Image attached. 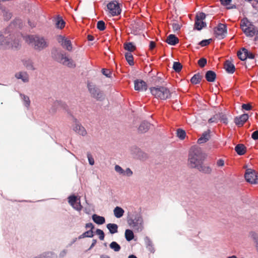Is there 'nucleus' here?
<instances>
[{
    "mask_svg": "<svg viewBox=\"0 0 258 258\" xmlns=\"http://www.w3.org/2000/svg\"><path fill=\"white\" fill-rule=\"evenodd\" d=\"M206 158L205 154L201 148L197 146L192 147L189 152L188 163L190 167L196 168Z\"/></svg>",
    "mask_w": 258,
    "mask_h": 258,
    "instance_id": "obj_1",
    "label": "nucleus"
},
{
    "mask_svg": "<svg viewBox=\"0 0 258 258\" xmlns=\"http://www.w3.org/2000/svg\"><path fill=\"white\" fill-rule=\"evenodd\" d=\"M128 225L135 232H141L144 229V220L140 213L128 214L127 218Z\"/></svg>",
    "mask_w": 258,
    "mask_h": 258,
    "instance_id": "obj_2",
    "label": "nucleus"
},
{
    "mask_svg": "<svg viewBox=\"0 0 258 258\" xmlns=\"http://www.w3.org/2000/svg\"><path fill=\"white\" fill-rule=\"evenodd\" d=\"M151 94L156 98L166 100L171 96V93L168 89L163 86H157L150 89Z\"/></svg>",
    "mask_w": 258,
    "mask_h": 258,
    "instance_id": "obj_3",
    "label": "nucleus"
},
{
    "mask_svg": "<svg viewBox=\"0 0 258 258\" xmlns=\"http://www.w3.org/2000/svg\"><path fill=\"white\" fill-rule=\"evenodd\" d=\"M25 40L28 43L33 45L36 49H42L47 45V42L43 37L37 36H28L26 37Z\"/></svg>",
    "mask_w": 258,
    "mask_h": 258,
    "instance_id": "obj_4",
    "label": "nucleus"
},
{
    "mask_svg": "<svg viewBox=\"0 0 258 258\" xmlns=\"http://www.w3.org/2000/svg\"><path fill=\"white\" fill-rule=\"evenodd\" d=\"M241 27L247 36L253 37L258 34V29L247 19H243L241 22Z\"/></svg>",
    "mask_w": 258,
    "mask_h": 258,
    "instance_id": "obj_5",
    "label": "nucleus"
},
{
    "mask_svg": "<svg viewBox=\"0 0 258 258\" xmlns=\"http://www.w3.org/2000/svg\"><path fill=\"white\" fill-rule=\"evenodd\" d=\"M56 40L62 47L69 51L73 50V45L71 40L63 35H57Z\"/></svg>",
    "mask_w": 258,
    "mask_h": 258,
    "instance_id": "obj_6",
    "label": "nucleus"
},
{
    "mask_svg": "<svg viewBox=\"0 0 258 258\" xmlns=\"http://www.w3.org/2000/svg\"><path fill=\"white\" fill-rule=\"evenodd\" d=\"M245 178L247 182L251 184L258 183V173L251 169H248L246 170Z\"/></svg>",
    "mask_w": 258,
    "mask_h": 258,
    "instance_id": "obj_7",
    "label": "nucleus"
},
{
    "mask_svg": "<svg viewBox=\"0 0 258 258\" xmlns=\"http://www.w3.org/2000/svg\"><path fill=\"white\" fill-rule=\"evenodd\" d=\"M88 88L91 95L98 100L102 99L103 97V93L94 84L89 83L88 84Z\"/></svg>",
    "mask_w": 258,
    "mask_h": 258,
    "instance_id": "obj_8",
    "label": "nucleus"
},
{
    "mask_svg": "<svg viewBox=\"0 0 258 258\" xmlns=\"http://www.w3.org/2000/svg\"><path fill=\"white\" fill-rule=\"evenodd\" d=\"M68 202L76 210L81 211L83 208L81 204L80 197L72 195L68 197Z\"/></svg>",
    "mask_w": 258,
    "mask_h": 258,
    "instance_id": "obj_9",
    "label": "nucleus"
},
{
    "mask_svg": "<svg viewBox=\"0 0 258 258\" xmlns=\"http://www.w3.org/2000/svg\"><path fill=\"white\" fill-rule=\"evenodd\" d=\"M107 9L110 14L112 16H116L121 12V9L118 3L116 1L110 2L107 6Z\"/></svg>",
    "mask_w": 258,
    "mask_h": 258,
    "instance_id": "obj_10",
    "label": "nucleus"
},
{
    "mask_svg": "<svg viewBox=\"0 0 258 258\" xmlns=\"http://www.w3.org/2000/svg\"><path fill=\"white\" fill-rule=\"evenodd\" d=\"M9 40V38H8L7 36H4L0 33V47L7 48L11 47H17L19 44L18 42L10 43Z\"/></svg>",
    "mask_w": 258,
    "mask_h": 258,
    "instance_id": "obj_11",
    "label": "nucleus"
},
{
    "mask_svg": "<svg viewBox=\"0 0 258 258\" xmlns=\"http://www.w3.org/2000/svg\"><path fill=\"white\" fill-rule=\"evenodd\" d=\"M216 37L219 39H223L226 35V25L220 24L215 30Z\"/></svg>",
    "mask_w": 258,
    "mask_h": 258,
    "instance_id": "obj_12",
    "label": "nucleus"
},
{
    "mask_svg": "<svg viewBox=\"0 0 258 258\" xmlns=\"http://www.w3.org/2000/svg\"><path fill=\"white\" fill-rule=\"evenodd\" d=\"M114 170L116 173L121 176L130 177L133 175V171L130 168H126L125 169H123L118 165L115 166Z\"/></svg>",
    "mask_w": 258,
    "mask_h": 258,
    "instance_id": "obj_13",
    "label": "nucleus"
},
{
    "mask_svg": "<svg viewBox=\"0 0 258 258\" xmlns=\"http://www.w3.org/2000/svg\"><path fill=\"white\" fill-rule=\"evenodd\" d=\"M73 129L77 134L81 136H85L87 134V131L85 127L81 124L79 123L76 119H75V124Z\"/></svg>",
    "mask_w": 258,
    "mask_h": 258,
    "instance_id": "obj_14",
    "label": "nucleus"
},
{
    "mask_svg": "<svg viewBox=\"0 0 258 258\" xmlns=\"http://www.w3.org/2000/svg\"><path fill=\"white\" fill-rule=\"evenodd\" d=\"M135 89L139 91H146L147 85L145 82L141 80H137L134 82Z\"/></svg>",
    "mask_w": 258,
    "mask_h": 258,
    "instance_id": "obj_15",
    "label": "nucleus"
},
{
    "mask_svg": "<svg viewBox=\"0 0 258 258\" xmlns=\"http://www.w3.org/2000/svg\"><path fill=\"white\" fill-rule=\"evenodd\" d=\"M60 61L63 64L69 67L73 68L75 67V64L73 60L68 57L66 54L61 55Z\"/></svg>",
    "mask_w": 258,
    "mask_h": 258,
    "instance_id": "obj_16",
    "label": "nucleus"
},
{
    "mask_svg": "<svg viewBox=\"0 0 258 258\" xmlns=\"http://www.w3.org/2000/svg\"><path fill=\"white\" fill-rule=\"evenodd\" d=\"M60 61L63 64L69 67L73 68L75 67V64L73 60L68 57L66 54L61 55Z\"/></svg>",
    "mask_w": 258,
    "mask_h": 258,
    "instance_id": "obj_17",
    "label": "nucleus"
},
{
    "mask_svg": "<svg viewBox=\"0 0 258 258\" xmlns=\"http://www.w3.org/2000/svg\"><path fill=\"white\" fill-rule=\"evenodd\" d=\"M248 119V114H243L240 116L236 117L234 119V122L236 125L241 126L243 125V124Z\"/></svg>",
    "mask_w": 258,
    "mask_h": 258,
    "instance_id": "obj_18",
    "label": "nucleus"
},
{
    "mask_svg": "<svg viewBox=\"0 0 258 258\" xmlns=\"http://www.w3.org/2000/svg\"><path fill=\"white\" fill-rule=\"evenodd\" d=\"M196 168L199 171L206 174L211 173L212 170L210 166L204 165L203 162H202Z\"/></svg>",
    "mask_w": 258,
    "mask_h": 258,
    "instance_id": "obj_19",
    "label": "nucleus"
},
{
    "mask_svg": "<svg viewBox=\"0 0 258 258\" xmlns=\"http://www.w3.org/2000/svg\"><path fill=\"white\" fill-rule=\"evenodd\" d=\"M150 126V123L146 121H144L140 125L138 128V131L141 133H146L149 130Z\"/></svg>",
    "mask_w": 258,
    "mask_h": 258,
    "instance_id": "obj_20",
    "label": "nucleus"
},
{
    "mask_svg": "<svg viewBox=\"0 0 258 258\" xmlns=\"http://www.w3.org/2000/svg\"><path fill=\"white\" fill-rule=\"evenodd\" d=\"M210 138V132L207 131L204 132L202 136L198 139V143L199 144H203L207 142Z\"/></svg>",
    "mask_w": 258,
    "mask_h": 258,
    "instance_id": "obj_21",
    "label": "nucleus"
},
{
    "mask_svg": "<svg viewBox=\"0 0 258 258\" xmlns=\"http://www.w3.org/2000/svg\"><path fill=\"white\" fill-rule=\"evenodd\" d=\"M15 77L18 79H21L24 82H27L29 81V76L26 72H19L15 75Z\"/></svg>",
    "mask_w": 258,
    "mask_h": 258,
    "instance_id": "obj_22",
    "label": "nucleus"
},
{
    "mask_svg": "<svg viewBox=\"0 0 258 258\" xmlns=\"http://www.w3.org/2000/svg\"><path fill=\"white\" fill-rule=\"evenodd\" d=\"M166 42L171 45H175L178 42V39L173 34H170L167 38Z\"/></svg>",
    "mask_w": 258,
    "mask_h": 258,
    "instance_id": "obj_23",
    "label": "nucleus"
},
{
    "mask_svg": "<svg viewBox=\"0 0 258 258\" xmlns=\"http://www.w3.org/2000/svg\"><path fill=\"white\" fill-rule=\"evenodd\" d=\"M124 213V210L119 207H116L113 210L114 215L117 218H120L122 217Z\"/></svg>",
    "mask_w": 258,
    "mask_h": 258,
    "instance_id": "obj_24",
    "label": "nucleus"
},
{
    "mask_svg": "<svg viewBox=\"0 0 258 258\" xmlns=\"http://www.w3.org/2000/svg\"><path fill=\"white\" fill-rule=\"evenodd\" d=\"M92 219L95 223L99 225L103 224L105 222L104 217L98 216L96 214H94L92 216Z\"/></svg>",
    "mask_w": 258,
    "mask_h": 258,
    "instance_id": "obj_25",
    "label": "nucleus"
},
{
    "mask_svg": "<svg viewBox=\"0 0 258 258\" xmlns=\"http://www.w3.org/2000/svg\"><path fill=\"white\" fill-rule=\"evenodd\" d=\"M216 74L212 71H208L206 74V79L208 82H214L216 78Z\"/></svg>",
    "mask_w": 258,
    "mask_h": 258,
    "instance_id": "obj_26",
    "label": "nucleus"
},
{
    "mask_svg": "<svg viewBox=\"0 0 258 258\" xmlns=\"http://www.w3.org/2000/svg\"><path fill=\"white\" fill-rule=\"evenodd\" d=\"M248 50L245 48H243L241 50L237 53V55L239 59L242 60H244L247 58Z\"/></svg>",
    "mask_w": 258,
    "mask_h": 258,
    "instance_id": "obj_27",
    "label": "nucleus"
},
{
    "mask_svg": "<svg viewBox=\"0 0 258 258\" xmlns=\"http://www.w3.org/2000/svg\"><path fill=\"white\" fill-rule=\"evenodd\" d=\"M106 227L111 234H114L117 232L118 226L117 224L109 223L106 225Z\"/></svg>",
    "mask_w": 258,
    "mask_h": 258,
    "instance_id": "obj_28",
    "label": "nucleus"
},
{
    "mask_svg": "<svg viewBox=\"0 0 258 258\" xmlns=\"http://www.w3.org/2000/svg\"><path fill=\"white\" fill-rule=\"evenodd\" d=\"M56 254L52 252H45L42 254L35 256L33 258H56Z\"/></svg>",
    "mask_w": 258,
    "mask_h": 258,
    "instance_id": "obj_29",
    "label": "nucleus"
},
{
    "mask_svg": "<svg viewBox=\"0 0 258 258\" xmlns=\"http://www.w3.org/2000/svg\"><path fill=\"white\" fill-rule=\"evenodd\" d=\"M235 151L238 155H242L245 153L246 148L242 144H239L235 147Z\"/></svg>",
    "mask_w": 258,
    "mask_h": 258,
    "instance_id": "obj_30",
    "label": "nucleus"
},
{
    "mask_svg": "<svg viewBox=\"0 0 258 258\" xmlns=\"http://www.w3.org/2000/svg\"><path fill=\"white\" fill-rule=\"evenodd\" d=\"M206 26V24L203 21L196 20L195 28L198 30H201Z\"/></svg>",
    "mask_w": 258,
    "mask_h": 258,
    "instance_id": "obj_31",
    "label": "nucleus"
},
{
    "mask_svg": "<svg viewBox=\"0 0 258 258\" xmlns=\"http://www.w3.org/2000/svg\"><path fill=\"white\" fill-rule=\"evenodd\" d=\"M24 66L28 69L30 70H35L33 62L31 60L27 59L23 60Z\"/></svg>",
    "mask_w": 258,
    "mask_h": 258,
    "instance_id": "obj_32",
    "label": "nucleus"
},
{
    "mask_svg": "<svg viewBox=\"0 0 258 258\" xmlns=\"http://www.w3.org/2000/svg\"><path fill=\"white\" fill-rule=\"evenodd\" d=\"M125 238L128 241H130L133 240L134 238V234L133 231L130 229H126L125 231Z\"/></svg>",
    "mask_w": 258,
    "mask_h": 258,
    "instance_id": "obj_33",
    "label": "nucleus"
},
{
    "mask_svg": "<svg viewBox=\"0 0 258 258\" xmlns=\"http://www.w3.org/2000/svg\"><path fill=\"white\" fill-rule=\"evenodd\" d=\"M124 48L128 52L134 51L136 49V46L132 42H128L124 44Z\"/></svg>",
    "mask_w": 258,
    "mask_h": 258,
    "instance_id": "obj_34",
    "label": "nucleus"
},
{
    "mask_svg": "<svg viewBox=\"0 0 258 258\" xmlns=\"http://www.w3.org/2000/svg\"><path fill=\"white\" fill-rule=\"evenodd\" d=\"M235 71V68L233 63L227 61V73L233 74Z\"/></svg>",
    "mask_w": 258,
    "mask_h": 258,
    "instance_id": "obj_35",
    "label": "nucleus"
},
{
    "mask_svg": "<svg viewBox=\"0 0 258 258\" xmlns=\"http://www.w3.org/2000/svg\"><path fill=\"white\" fill-rule=\"evenodd\" d=\"M125 57L130 65L132 66L134 64L133 56L131 52H126L125 54Z\"/></svg>",
    "mask_w": 258,
    "mask_h": 258,
    "instance_id": "obj_36",
    "label": "nucleus"
},
{
    "mask_svg": "<svg viewBox=\"0 0 258 258\" xmlns=\"http://www.w3.org/2000/svg\"><path fill=\"white\" fill-rule=\"evenodd\" d=\"M109 246L110 248L113 249L114 251L117 252L119 251L120 249V245L115 241L112 242L110 245Z\"/></svg>",
    "mask_w": 258,
    "mask_h": 258,
    "instance_id": "obj_37",
    "label": "nucleus"
},
{
    "mask_svg": "<svg viewBox=\"0 0 258 258\" xmlns=\"http://www.w3.org/2000/svg\"><path fill=\"white\" fill-rule=\"evenodd\" d=\"M201 79L199 74H196L191 78L190 81L192 84H197L200 82Z\"/></svg>",
    "mask_w": 258,
    "mask_h": 258,
    "instance_id": "obj_38",
    "label": "nucleus"
},
{
    "mask_svg": "<svg viewBox=\"0 0 258 258\" xmlns=\"http://www.w3.org/2000/svg\"><path fill=\"white\" fill-rule=\"evenodd\" d=\"M173 69L175 72H179L182 69V65L179 62H174L173 64Z\"/></svg>",
    "mask_w": 258,
    "mask_h": 258,
    "instance_id": "obj_39",
    "label": "nucleus"
},
{
    "mask_svg": "<svg viewBox=\"0 0 258 258\" xmlns=\"http://www.w3.org/2000/svg\"><path fill=\"white\" fill-rule=\"evenodd\" d=\"M219 120H222L223 122H225L224 119L223 118H219L218 115H216L214 117L210 118L209 119V123H213V122H218Z\"/></svg>",
    "mask_w": 258,
    "mask_h": 258,
    "instance_id": "obj_40",
    "label": "nucleus"
},
{
    "mask_svg": "<svg viewBox=\"0 0 258 258\" xmlns=\"http://www.w3.org/2000/svg\"><path fill=\"white\" fill-rule=\"evenodd\" d=\"M185 135L186 133L184 130L180 128L177 130V136L180 139H184Z\"/></svg>",
    "mask_w": 258,
    "mask_h": 258,
    "instance_id": "obj_41",
    "label": "nucleus"
},
{
    "mask_svg": "<svg viewBox=\"0 0 258 258\" xmlns=\"http://www.w3.org/2000/svg\"><path fill=\"white\" fill-rule=\"evenodd\" d=\"M21 98L23 99L24 102V105H25V106L28 107L30 105V103L29 97L24 95H21Z\"/></svg>",
    "mask_w": 258,
    "mask_h": 258,
    "instance_id": "obj_42",
    "label": "nucleus"
},
{
    "mask_svg": "<svg viewBox=\"0 0 258 258\" xmlns=\"http://www.w3.org/2000/svg\"><path fill=\"white\" fill-rule=\"evenodd\" d=\"M251 236L254 240L256 250L258 252V235L253 233L251 234Z\"/></svg>",
    "mask_w": 258,
    "mask_h": 258,
    "instance_id": "obj_43",
    "label": "nucleus"
},
{
    "mask_svg": "<svg viewBox=\"0 0 258 258\" xmlns=\"http://www.w3.org/2000/svg\"><path fill=\"white\" fill-rule=\"evenodd\" d=\"M97 28L100 30L103 31L105 29V23L103 21H99L97 23Z\"/></svg>",
    "mask_w": 258,
    "mask_h": 258,
    "instance_id": "obj_44",
    "label": "nucleus"
},
{
    "mask_svg": "<svg viewBox=\"0 0 258 258\" xmlns=\"http://www.w3.org/2000/svg\"><path fill=\"white\" fill-rule=\"evenodd\" d=\"M146 243L147 245V247L149 249V250L153 252H154V249L152 247V242L150 241V240L148 238H146L145 239Z\"/></svg>",
    "mask_w": 258,
    "mask_h": 258,
    "instance_id": "obj_45",
    "label": "nucleus"
},
{
    "mask_svg": "<svg viewBox=\"0 0 258 258\" xmlns=\"http://www.w3.org/2000/svg\"><path fill=\"white\" fill-rule=\"evenodd\" d=\"M96 233L99 236V239L101 240H104V232L102 230L98 229L96 230Z\"/></svg>",
    "mask_w": 258,
    "mask_h": 258,
    "instance_id": "obj_46",
    "label": "nucleus"
},
{
    "mask_svg": "<svg viewBox=\"0 0 258 258\" xmlns=\"http://www.w3.org/2000/svg\"><path fill=\"white\" fill-rule=\"evenodd\" d=\"M56 25L58 28L62 29L64 27L65 23L62 19H59L57 20Z\"/></svg>",
    "mask_w": 258,
    "mask_h": 258,
    "instance_id": "obj_47",
    "label": "nucleus"
},
{
    "mask_svg": "<svg viewBox=\"0 0 258 258\" xmlns=\"http://www.w3.org/2000/svg\"><path fill=\"white\" fill-rule=\"evenodd\" d=\"M206 18V15L204 13H200L197 15L196 20L203 21Z\"/></svg>",
    "mask_w": 258,
    "mask_h": 258,
    "instance_id": "obj_48",
    "label": "nucleus"
},
{
    "mask_svg": "<svg viewBox=\"0 0 258 258\" xmlns=\"http://www.w3.org/2000/svg\"><path fill=\"white\" fill-rule=\"evenodd\" d=\"M211 41V39L203 40L200 42L199 44L202 46H206L209 45Z\"/></svg>",
    "mask_w": 258,
    "mask_h": 258,
    "instance_id": "obj_49",
    "label": "nucleus"
},
{
    "mask_svg": "<svg viewBox=\"0 0 258 258\" xmlns=\"http://www.w3.org/2000/svg\"><path fill=\"white\" fill-rule=\"evenodd\" d=\"M102 74L108 78L111 77V73L109 70H106L105 69H103L102 70Z\"/></svg>",
    "mask_w": 258,
    "mask_h": 258,
    "instance_id": "obj_50",
    "label": "nucleus"
},
{
    "mask_svg": "<svg viewBox=\"0 0 258 258\" xmlns=\"http://www.w3.org/2000/svg\"><path fill=\"white\" fill-rule=\"evenodd\" d=\"M207 63V60L205 58H202L199 60L198 64L201 67H204Z\"/></svg>",
    "mask_w": 258,
    "mask_h": 258,
    "instance_id": "obj_51",
    "label": "nucleus"
},
{
    "mask_svg": "<svg viewBox=\"0 0 258 258\" xmlns=\"http://www.w3.org/2000/svg\"><path fill=\"white\" fill-rule=\"evenodd\" d=\"M85 237H92L94 236L93 232L91 230H89L83 233Z\"/></svg>",
    "mask_w": 258,
    "mask_h": 258,
    "instance_id": "obj_52",
    "label": "nucleus"
},
{
    "mask_svg": "<svg viewBox=\"0 0 258 258\" xmlns=\"http://www.w3.org/2000/svg\"><path fill=\"white\" fill-rule=\"evenodd\" d=\"M87 158H88L89 164L91 165H93L94 164V160L90 154H87Z\"/></svg>",
    "mask_w": 258,
    "mask_h": 258,
    "instance_id": "obj_53",
    "label": "nucleus"
},
{
    "mask_svg": "<svg viewBox=\"0 0 258 258\" xmlns=\"http://www.w3.org/2000/svg\"><path fill=\"white\" fill-rule=\"evenodd\" d=\"M242 108L244 110H249L251 109V106L250 104H243Z\"/></svg>",
    "mask_w": 258,
    "mask_h": 258,
    "instance_id": "obj_54",
    "label": "nucleus"
},
{
    "mask_svg": "<svg viewBox=\"0 0 258 258\" xmlns=\"http://www.w3.org/2000/svg\"><path fill=\"white\" fill-rule=\"evenodd\" d=\"M4 16L5 19L7 20H8L11 18L12 14L10 12L6 11L4 12Z\"/></svg>",
    "mask_w": 258,
    "mask_h": 258,
    "instance_id": "obj_55",
    "label": "nucleus"
},
{
    "mask_svg": "<svg viewBox=\"0 0 258 258\" xmlns=\"http://www.w3.org/2000/svg\"><path fill=\"white\" fill-rule=\"evenodd\" d=\"M172 28L174 31H177L180 29V25L178 23H173L172 24Z\"/></svg>",
    "mask_w": 258,
    "mask_h": 258,
    "instance_id": "obj_56",
    "label": "nucleus"
},
{
    "mask_svg": "<svg viewBox=\"0 0 258 258\" xmlns=\"http://www.w3.org/2000/svg\"><path fill=\"white\" fill-rule=\"evenodd\" d=\"M224 160L223 159H219L217 162V165L219 167L223 166L224 165Z\"/></svg>",
    "mask_w": 258,
    "mask_h": 258,
    "instance_id": "obj_57",
    "label": "nucleus"
},
{
    "mask_svg": "<svg viewBox=\"0 0 258 258\" xmlns=\"http://www.w3.org/2000/svg\"><path fill=\"white\" fill-rule=\"evenodd\" d=\"M85 227L87 229H90V230H92L93 229H94V226L92 223H88L86 224Z\"/></svg>",
    "mask_w": 258,
    "mask_h": 258,
    "instance_id": "obj_58",
    "label": "nucleus"
},
{
    "mask_svg": "<svg viewBox=\"0 0 258 258\" xmlns=\"http://www.w3.org/2000/svg\"><path fill=\"white\" fill-rule=\"evenodd\" d=\"M67 250L66 249H63L61 251H60V252L59 253V257H64L67 253Z\"/></svg>",
    "mask_w": 258,
    "mask_h": 258,
    "instance_id": "obj_59",
    "label": "nucleus"
},
{
    "mask_svg": "<svg viewBox=\"0 0 258 258\" xmlns=\"http://www.w3.org/2000/svg\"><path fill=\"white\" fill-rule=\"evenodd\" d=\"M252 138L254 140L258 139V131H255L252 133Z\"/></svg>",
    "mask_w": 258,
    "mask_h": 258,
    "instance_id": "obj_60",
    "label": "nucleus"
},
{
    "mask_svg": "<svg viewBox=\"0 0 258 258\" xmlns=\"http://www.w3.org/2000/svg\"><path fill=\"white\" fill-rule=\"evenodd\" d=\"M150 49H153L155 47V43L153 41H151L150 42Z\"/></svg>",
    "mask_w": 258,
    "mask_h": 258,
    "instance_id": "obj_61",
    "label": "nucleus"
},
{
    "mask_svg": "<svg viewBox=\"0 0 258 258\" xmlns=\"http://www.w3.org/2000/svg\"><path fill=\"white\" fill-rule=\"evenodd\" d=\"M96 242H97L96 240H95V239H93V240L92 243V244L91 245V246H90V248H89V250H90V249H92V248L95 246V245L96 244Z\"/></svg>",
    "mask_w": 258,
    "mask_h": 258,
    "instance_id": "obj_62",
    "label": "nucleus"
},
{
    "mask_svg": "<svg viewBox=\"0 0 258 258\" xmlns=\"http://www.w3.org/2000/svg\"><path fill=\"white\" fill-rule=\"evenodd\" d=\"M247 53H248L247 57H248L249 58H254V55L253 54V53L252 52L248 51Z\"/></svg>",
    "mask_w": 258,
    "mask_h": 258,
    "instance_id": "obj_63",
    "label": "nucleus"
},
{
    "mask_svg": "<svg viewBox=\"0 0 258 258\" xmlns=\"http://www.w3.org/2000/svg\"><path fill=\"white\" fill-rule=\"evenodd\" d=\"M231 0H227V9H232L234 7V6L228 7V5L230 3Z\"/></svg>",
    "mask_w": 258,
    "mask_h": 258,
    "instance_id": "obj_64",
    "label": "nucleus"
}]
</instances>
